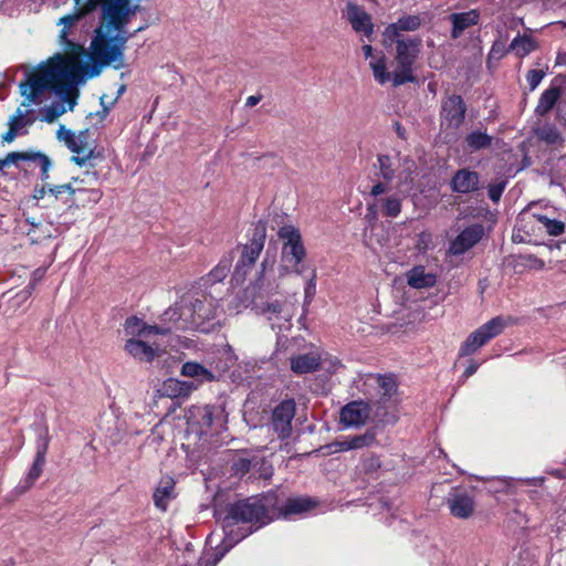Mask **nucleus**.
Masks as SVG:
<instances>
[{
	"instance_id": "obj_64",
	"label": "nucleus",
	"mask_w": 566,
	"mask_h": 566,
	"mask_svg": "<svg viewBox=\"0 0 566 566\" xmlns=\"http://www.w3.org/2000/svg\"><path fill=\"white\" fill-rule=\"evenodd\" d=\"M30 293H31L30 291H25V292H22L21 294H22L23 298H27L30 295Z\"/></svg>"
},
{
	"instance_id": "obj_16",
	"label": "nucleus",
	"mask_w": 566,
	"mask_h": 566,
	"mask_svg": "<svg viewBox=\"0 0 566 566\" xmlns=\"http://www.w3.org/2000/svg\"><path fill=\"white\" fill-rule=\"evenodd\" d=\"M450 513L457 518H469L475 509L473 497L465 491L454 490L447 500Z\"/></svg>"
},
{
	"instance_id": "obj_52",
	"label": "nucleus",
	"mask_w": 566,
	"mask_h": 566,
	"mask_svg": "<svg viewBox=\"0 0 566 566\" xmlns=\"http://www.w3.org/2000/svg\"><path fill=\"white\" fill-rule=\"evenodd\" d=\"M328 448L332 450V452H344L352 450L349 438L337 440L329 444Z\"/></svg>"
},
{
	"instance_id": "obj_28",
	"label": "nucleus",
	"mask_w": 566,
	"mask_h": 566,
	"mask_svg": "<svg viewBox=\"0 0 566 566\" xmlns=\"http://www.w3.org/2000/svg\"><path fill=\"white\" fill-rule=\"evenodd\" d=\"M453 190L468 193L478 189L479 177L474 171L462 169L455 174L452 180Z\"/></svg>"
},
{
	"instance_id": "obj_47",
	"label": "nucleus",
	"mask_w": 566,
	"mask_h": 566,
	"mask_svg": "<svg viewBox=\"0 0 566 566\" xmlns=\"http://www.w3.org/2000/svg\"><path fill=\"white\" fill-rule=\"evenodd\" d=\"M432 245V235L429 232H421L416 241V249L419 253H424L429 249H431Z\"/></svg>"
},
{
	"instance_id": "obj_39",
	"label": "nucleus",
	"mask_w": 566,
	"mask_h": 566,
	"mask_svg": "<svg viewBox=\"0 0 566 566\" xmlns=\"http://www.w3.org/2000/svg\"><path fill=\"white\" fill-rule=\"evenodd\" d=\"M559 97V90L556 87H552L546 90L536 106V113L539 115L546 114L556 103Z\"/></svg>"
},
{
	"instance_id": "obj_4",
	"label": "nucleus",
	"mask_w": 566,
	"mask_h": 566,
	"mask_svg": "<svg viewBox=\"0 0 566 566\" xmlns=\"http://www.w3.org/2000/svg\"><path fill=\"white\" fill-rule=\"evenodd\" d=\"M36 75H27L19 84L20 95L23 97L20 106L8 119V130L1 136L2 143L10 144L18 136L28 134L29 127L34 123L32 109L33 105L43 103V84H38Z\"/></svg>"
},
{
	"instance_id": "obj_34",
	"label": "nucleus",
	"mask_w": 566,
	"mask_h": 566,
	"mask_svg": "<svg viewBox=\"0 0 566 566\" xmlns=\"http://www.w3.org/2000/svg\"><path fill=\"white\" fill-rule=\"evenodd\" d=\"M195 389L193 382L180 381L174 378L166 380L163 387L164 392L170 397L188 396Z\"/></svg>"
},
{
	"instance_id": "obj_53",
	"label": "nucleus",
	"mask_w": 566,
	"mask_h": 566,
	"mask_svg": "<svg viewBox=\"0 0 566 566\" xmlns=\"http://www.w3.org/2000/svg\"><path fill=\"white\" fill-rule=\"evenodd\" d=\"M197 412L202 417L203 426L210 427L212 423V410L210 407L206 406L202 408H197Z\"/></svg>"
},
{
	"instance_id": "obj_31",
	"label": "nucleus",
	"mask_w": 566,
	"mask_h": 566,
	"mask_svg": "<svg viewBox=\"0 0 566 566\" xmlns=\"http://www.w3.org/2000/svg\"><path fill=\"white\" fill-rule=\"evenodd\" d=\"M319 365V355L304 354L291 358V369L296 374H306L315 370Z\"/></svg>"
},
{
	"instance_id": "obj_11",
	"label": "nucleus",
	"mask_w": 566,
	"mask_h": 566,
	"mask_svg": "<svg viewBox=\"0 0 566 566\" xmlns=\"http://www.w3.org/2000/svg\"><path fill=\"white\" fill-rule=\"evenodd\" d=\"M262 314L271 323L273 328L283 329L290 324L295 314V305L290 302L272 301L261 308Z\"/></svg>"
},
{
	"instance_id": "obj_48",
	"label": "nucleus",
	"mask_w": 566,
	"mask_h": 566,
	"mask_svg": "<svg viewBox=\"0 0 566 566\" xmlns=\"http://www.w3.org/2000/svg\"><path fill=\"white\" fill-rule=\"evenodd\" d=\"M505 43L503 41H496L492 45V49L489 54L490 60H500L506 53Z\"/></svg>"
},
{
	"instance_id": "obj_18",
	"label": "nucleus",
	"mask_w": 566,
	"mask_h": 566,
	"mask_svg": "<svg viewBox=\"0 0 566 566\" xmlns=\"http://www.w3.org/2000/svg\"><path fill=\"white\" fill-rule=\"evenodd\" d=\"M263 249V244L259 241H252L250 244L244 245L241 250V256L237 262L233 279L237 282L243 281L248 270L254 264Z\"/></svg>"
},
{
	"instance_id": "obj_33",
	"label": "nucleus",
	"mask_w": 566,
	"mask_h": 566,
	"mask_svg": "<svg viewBox=\"0 0 566 566\" xmlns=\"http://www.w3.org/2000/svg\"><path fill=\"white\" fill-rule=\"evenodd\" d=\"M20 160L36 163L41 168L42 180H46L49 178V171L52 167V161L46 155L34 150L19 151V161Z\"/></svg>"
},
{
	"instance_id": "obj_22",
	"label": "nucleus",
	"mask_w": 566,
	"mask_h": 566,
	"mask_svg": "<svg viewBox=\"0 0 566 566\" xmlns=\"http://www.w3.org/2000/svg\"><path fill=\"white\" fill-rule=\"evenodd\" d=\"M451 23V38H460L467 30L476 25L480 20V14L476 10H470L467 12L452 13L449 15Z\"/></svg>"
},
{
	"instance_id": "obj_58",
	"label": "nucleus",
	"mask_w": 566,
	"mask_h": 566,
	"mask_svg": "<svg viewBox=\"0 0 566 566\" xmlns=\"http://www.w3.org/2000/svg\"><path fill=\"white\" fill-rule=\"evenodd\" d=\"M503 186H494L489 190V196L493 201H497L502 195Z\"/></svg>"
},
{
	"instance_id": "obj_13",
	"label": "nucleus",
	"mask_w": 566,
	"mask_h": 566,
	"mask_svg": "<svg viewBox=\"0 0 566 566\" xmlns=\"http://www.w3.org/2000/svg\"><path fill=\"white\" fill-rule=\"evenodd\" d=\"M344 14L352 29L356 33H359L368 39L374 34V23L371 15L363 7L349 2L346 4Z\"/></svg>"
},
{
	"instance_id": "obj_60",
	"label": "nucleus",
	"mask_w": 566,
	"mask_h": 566,
	"mask_svg": "<svg viewBox=\"0 0 566 566\" xmlns=\"http://www.w3.org/2000/svg\"><path fill=\"white\" fill-rule=\"evenodd\" d=\"M386 191V187L385 185L382 184H376L373 188H371V196H379L380 193H384Z\"/></svg>"
},
{
	"instance_id": "obj_26",
	"label": "nucleus",
	"mask_w": 566,
	"mask_h": 566,
	"mask_svg": "<svg viewBox=\"0 0 566 566\" xmlns=\"http://www.w3.org/2000/svg\"><path fill=\"white\" fill-rule=\"evenodd\" d=\"M125 332L134 338L149 339L153 335L164 334L166 331L147 325L137 317H129L125 323Z\"/></svg>"
},
{
	"instance_id": "obj_29",
	"label": "nucleus",
	"mask_w": 566,
	"mask_h": 566,
	"mask_svg": "<svg viewBox=\"0 0 566 566\" xmlns=\"http://www.w3.org/2000/svg\"><path fill=\"white\" fill-rule=\"evenodd\" d=\"M369 67L376 82L384 85L388 82L394 84V72L390 73L387 69V59L384 52L378 51L377 55L369 62Z\"/></svg>"
},
{
	"instance_id": "obj_9",
	"label": "nucleus",
	"mask_w": 566,
	"mask_h": 566,
	"mask_svg": "<svg viewBox=\"0 0 566 566\" xmlns=\"http://www.w3.org/2000/svg\"><path fill=\"white\" fill-rule=\"evenodd\" d=\"M56 138L74 154L73 160L78 165L84 164L93 155V146L88 140L87 130L75 134L64 125H60Z\"/></svg>"
},
{
	"instance_id": "obj_15",
	"label": "nucleus",
	"mask_w": 566,
	"mask_h": 566,
	"mask_svg": "<svg viewBox=\"0 0 566 566\" xmlns=\"http://www.w3.org/2000/svg\"><path fill=\"white\" fill-rule=\"evenodd\" d=\"M144 339L145 338L134 337L127 339L124 347L126 353L139 361L150 363L165 352V349L156 343L148 344Z\"/></svg>"
},
{
	"instance_id": "obj_41",
	"label": "nucleus",
	"mask_w": 566,
	"mask_h": 566,
	"mask_svg": "<svg viewBox=\"0 0 566 566\" xmlns=\"http://www.w3.org/2000/svg\"><path fill=\"white\" fill-rule=\"evenodd\" d=\"M274 263H275L274 255L270 258L266 254V256L264 258V260H263V262L261 264L262 270H261L260 276L258 279V286L260 289L265 287V286H271L275 282V279L271 277V275L268 272L269 269L271 271H273Z\"/></svg>"
},
{
	"instance_id": "obj_50",
	"label": "nucleus",
	"mask_w": 566,
	"mask_h": 566,
	"mask_svg": "<svg viewBox=\"0 0 566 566\" xmlns=\"http://www.w3.org/2000/svg\"><path fill=\"white\" fill-rule=\"evenodd\" d=\"M544 77V72L541 70H531L527 74V83L531 90H535Z\"/></svg>"
},
{
	"instance_id": "obj_6",
	"label": "nucleus",
	"mask_w": 566,
	"mask_h": 566,
	"mask_svg": "<svg viewBox=\"0 0 566 566\" xmlns=\"http://www.w3.org/2000/svg\"><path fill=\"white\" fill-rule=\"evenodd\" d=\"M271 521L268 504L262 500L253 499L244 502H239L232 506L229 515L223 521V527L227 537L233 532L232 527L240 523L258 524V527L268 524Z\"/></svg>"
},
{
	"instance_id": "obj_46",
	"label": "nucleus",
	"mask_w": 566,
	"mask_h": 566,
	"mask_svg": "<svg viewBox=\"0 0 566 566\" xmlns=\"http://www.w3.org/2000/svg\"><path fill=\"white\" fill-rule=\"evenodd\" d=\"M323 370L329 374H336L343 369V365L337 358H324L319 357V365Z\"/></svg>"
},
{
	"instance_id": "obj_20",
	"label": "nucleus",
	"mask_w": 566,
	"mask_h": 566,
	"mask_svg": "<svg viewBox=\"0 0 566 566\" xmlns=\"http://www.w3.org/2000/svg\"><path fill=\"white\" fill-rule=\"evenodd\" d=\"M369 406L363 401H354L346 405L340 411V422L346 427H357L368 419Z\"/></svg>"
},
{
	"instance_id": "obj_32",
	"label": "nucleus",
	"mask_w": 566,
	"mask_h": 566,
	"mask_svg": "<svg viewBox=\"0 0 566 566\" xmlns=\"http://www.w3.org/2000/svg\"><path fill=\"white\" fill-rule=\"evenodd\" d=\"M315 506V503L308 497H292L289 499L285 504L281 507V514L283 516H290L293 514H302Z\"/></svg>"
},
{
	"instance_id": "obj_59",
	"label": "nucleus",
	"mask_w": 566,
	"mask_h": 566,
	"mask_svg": "<svg viewBox=\"0 0 566 566\" xmlns=\"http://www.w3.org/2000/svg\"><path fill=\"white\" fill-rule=\"evenodd\" d=\"M479 368V364L475 361H470L469 366L464 370V376L470 377L472 376Z\"/></svg>"
},
{
	"instance_id": "obj_43",
	"label": "nucleus",
	"mask_w": 566,
	"mask_h": 566,
	"mask_svg": "<svg viewBox=\"0 0 566 566\" xmlns=\"http://www.w3.org/2000/svg\"><path fill=\"white\" fill-rule=\"evenodd\" d=\"M468 146L472 150L485 148L491 143V137L483 132H473L467 137Z\"/></svg>"
},
{
	"instance_id": "obj_27",
	"label": "nucleus",
	"mask_w": 566,
	"mask_h": 566,
	"mask_svg": "<svg viewBox=\"0 0 566 566\" xmlns=\"http://www.w3.org/2000/svg\"><path fill=\"white\" fill-rule=\"evenodd\" d=\"M256 286L247 287L241 293L234 295L228 302V315H237L248 308L255 300Z\"/></svg>"
},
{
	"instance_id": "obj_23",
	"label": "nucleus",
	"mask_w": 566,
	"mask_h": 566,
	"mask_svg": "<svg viewBox=\"0 0 566 566\" xmlns=\"http://www.w3.org/2000/svg\"><path fill=\"white\" fill-rule=\"evenodd\" d=\"M406 280L412 289H430L437 283V275L424 266L417 265L406 273Z\"/></svg>"
},
{
	"instance_id": "obj_57",
	"label": "nucleus",
	"mask_w": 566,
	"mask_h": 566,
	"mask_svg": "<svg viewBox=\"0 0 566 566\" xmlns=\"http://www.w3.org/2000/svg\"><path fill=\"white\" fill-rule=\"evenodd\" d=\"M361 51H363L364 57L366 60H368V63L370 61H373V57H375L377 55V52H375L373 46L369 44L363 45Z\"/></svg>"
},
{
	"instance_id": "obj_44",
	"label": "nucleus",
	"mask_w": 566,
	"mask_h": 566,
	"mask_svg": "<svg viewBox=\"0 0 566 566\" xmlns=\"http://www.w3.org/2000/svg\"><path fill=\"white\" fill-rule=\"evenodd\" d=\"M375 436L371 432H366L364 434L354 436L349 438L352 450L371 447L375 443Z\"/></svg>"
},
{
	"instance_id": "obj_61",
	"label": "nucleus",
	"mask_w": 566,
	"mask_h": 566,
	"mask_svg": "<svg viewBox=\"0 0 566 566\" xmlns=\"http://www.w3.org/2000/svg\"><path fill=\"white\" fill-rule=\"evenodd\" d=\"M261 101V97L260 96H256V95H251L247 98V102H245V105L249 106V107H253L255 106L256 104H259V102Z\"/></svg>"
},
{
	"instance_id": "obj_8",
	"label": "nucleus",
	"mask_w": 566,
	"mask_h": 566,
	"mask_svg": "<svg viewBox=\"0 0 566 566\" xmlns=\"http://www.w3.org/2000/svg\"><path fill=\"white\" fill-rule=\"evenodd\" d=\"M78 14H74L73 12L62 17L59 20V25H61V31L59 34L60 44L64 48L63 54H55L51 59H55L61 56L63 64H72L75 67L80 69L87 61V57L92 55V50L87 52L82 45L74 43L69 40L70 30L77 23Z\"/></svg>"
},
{
	"instance_id": "obj_14",
	"label": "nucleus",
	"mask_w": 566,
	"mask_h": 566,
	"mask_svg": "<svg viewBox=\"0 0 566 566\" xmlns=\"http://www.w3.org/2000/svg\"><path fill=\"white\" fill-rule=\"evenodd\" d=\"M422 19L418 14H405L398 21L387 25L382 32L384 44L394 43L395 39H403L401 32H412L420 28Z\"/></svg>"
},
{
	"instance_id": "obj_3",
	"label": "nucleus",
	"mask_w": 566,
	"mask_h": 566,
	"mask_svg": "<svg viewBox=\"0 0 566 566\" xmlns=\"http://www.w3.org/2000/svg\"><path fill=\"white\" fill-rule=\"evenodd\" d=\"M217 300L201 292H189L164 314V321L177 329L211 332L221 324Z\"/></svg>"
},
{
	"instance_id": "obj_40",
	"label": "nucleus",
	"mask_w": 566,
	"mask_h": 566,
	"mask_svg": "<svg viewBox=\"0 0 566 566\" xmlns=\"http://www.w3.org/2000/svg\"><path fill=\"white\" fill-rule=\"evenodd\" d=\"M233 258L231 255L224 256L220 260L218 265L209 273L208 282H221L230 272Z\"/></svg>"
},
{
	"instance_id": "obj_55",
	"label": "nucleus",
	"mask_w": 566,
	"mask_h": 566,
	"mask_svg": "<svg viewBox=\"0 0 566 566\" xmlns=\"http://www.w3.org/2000/svg\"><path fill=\"white\" fill-rule=\"evenodd\" d=\"M18 161H19V151L10 153L3 159H0L2 168L10 166V165H15V164H18Z\"/></svg>"
},
{
	"instance_id": "obj_49",
	"label": "nucleus",
	"mask_w": 566,
	"mask_h": 566,
	"mask_svg": "<svg viewBox=\"0 0 566 566\" xmlns=\"http://www.w3.org/2000/svg\"><path fill=\"white\" fill-rule=\"evenodd\" d=\"M32 199L39 205L41 201L49 202V184L42 187H36L33 191Z\"/></svg>"
},
{
	"instance_id": "obj_30",
	"label": "nucleus",
	"mask_w": 566,
	"mask_h": 566,
	"mask_svg": "<svg viewBox=\"0 0 566 566\" xmlns=\"http://www.w3.org/2000/svg\"><path fill=\"white\" fill-rule=\"evenodd\" d=\"M175 482L171 478H165L159 482V485L154 493L155 505L165 511L171 499H174Z\"/></svg>"
},
{
	"instance_id": "obj_51",
	"label": "nucleus",
	"mask_w": 566,
	"mask_h": 566,
	"mask_svg": "<svg viewBox=\"0 0 566 566\" xmlns=\"http://www.w3.org/2000/svg\"><path fill=\"white\" fill-rule=\"evenodd\" d=\"M315 286H316V271H315V269H312L310 276L306 281L305 289H304L306 298H311L313 296V294L315 292Z\"/></svg>"
},
{
	"instance_id": "obj_62",
	"label": "nucleus",
	"mask_w": 566,
	"mask_h": 566,
	"mask_svg": "<svg viewBox=\"0 0 566 566\" xmlns=\"http://www.w3.org/2000/svg\"><path fill=\"white\" fill-rule=\"evenodd\" d=\"M377 416L381 418V420L385 422H394L397 419L395 415L390 416L389 418H386V415H380L379 412H377Z\"/></svg>"
},
{
	"instance_id": "obj_21",
	"label": "nucleus",
	"mask_w": 566,
	"mask_h": 566,
	"mask_svg": "<svg viewBox=\"0 0 566 566\" xmlns=\"http://www.w3.org/2000/svg\"><path fill=\"white\" fill-rule=\"evenodd\" d=\"M483 235L481 226H472L464 229L451 243L450 252L452 254H462L476 244Z\"/></svg>"
},
{
	"instance_id": "obj_1",
	"label": "nucleus",
	"mask_w": 566,
	"mask_h": 566,
	"mask_svg": "<svg viewBox=\"0 0 566 566\" xmlns=\"http://www.w3.org/2000/svg\"><path fill=\"white\" fill-rule=\"evenodd\" d=\"M73 13L78 19L92 12L98 6L102 9L99 25L95 29L87 57L85 72L88 75H99L104 67L120 70L125 66L124 52L132 36L126 25L136 14L139 6L125 0H74Z\"/></svg>"
},
{
	"instance_id": "obj_5",
	"label": "nucleus",
	"mask_w": 566,
	"mask_h": 566,
	"mask_svg": "<svg viewBox=\"0 0 566 566\" xmlns=\"http://www.w3.org/2000/svg\"><path fill=\"white\" fill-rule=\"evenodd\" d=\"M277 235L283 242L281 261L276 269L277 277L282 279L291 273L305 275L306 251L300 231L294 226L286 224L280 228Z\"/></svg>"
},
{
	"instance_id": "obj_2",
	"label": "nucleus",
	"mask_w": 566,
	"mask_h": 566,
	"mask_svg": "<svg viewBox=\"0 0 566 566\" xmlns=\"http://www.w3.org/2000/svg\"><path fill=\"white\" fill-rule=\"evenodd\" d=\"M85 66L80 69L72 64H63L61 56L49 59L34 67L25 69L27 75H36L38 84H43V103L48 99V93L53 91L59 97L57 102L41 109V119L45 123H54L66 112L73 111L78 98V85L97 75H88Z\"/></svg>"
},
{
	"instance_id": "obj_36",
	"label": "nucleus",
	"mask_w": 566,
	"mask_h": 566,
	"mask_svg": "<svg viewBox=\"0 0 566 566\" xmlns=\"http://www.w3.org/2000/svg\"><path fill=\"white\" fill-rule=\"evenodd\" d=\"M401 197L398 195H389L385 198L377 200L376 205H379L381 211L387 217L396 218L401 211Z\"/></svg>"
},
{
	"instance_id": "obj_56",
	"label": "nucleus",
	"mask_w": 566,
	"mask_h": 566,
	"mask_svg": "<svg viewBox=\"0 0 566 566\" xmlns=\"http://www.w3.org/2000/svg\"><path fill=\"white\" fill-rule=\"evenodd\" d=\"M85 195L87 196L86 202L97 203L102 198V192L97 189H88Z\"/></svg>"
},
{
	"instance_id": "obj_7",
	"label": "nucleus",
	"mask_w": 566,
	"mask_h": 566,
	"mask_svg": "<svg viewBox=\"0 0 566 566\" xmlns=\"http://www.w3.org/2000/svg\"><path fill=\"white\" fill-rule=\"evenodd\" d=\"M397 69L394 71V86L412 82L411 66L418 57L421 49V39L406 38L395 39Z\"/></svg>"
},
{
	"instance_id": "obj_12",
	"label": "nucleus",
	"mask_w": 566,
	"mask_h": 566,
	"mask_svg": "<svg viewBox=\"0 0 566 566\" xmlns=\"http://www.w3.org/2000/svg\"><path fill=\"white\" fill-rule=\"evenodd\" d=\"M465 106L460 96L448 97L441 112V127L453 133L457 130L464 119Z\"/></svg>"
},
{
	"instance_id": "obj_42",
	"label": "nucleus",
	"mask_w": 566,
	"mask_h": 566,
	"mask_svg": "<svg viewBox=\"0 0 566 566\" xmlns=\"http://www.w3.org/2000/svg\"><path fill=\"white\" fill-rule=\"evenodd\" d=\"M538 137L549 145L558 146L563 143V137L559 132L551 125L541 127L537 132Z\"/></svg>"
},
{
	"instance_id": "obj_35",
	"label": "nucleus",
	"mask_w": 566,
	"mask_h": 566,
	"mask_svg": "<svg viewBox=\"0 0 566 566\" xmlns=\"http://www.w3.org/2000/svg\"><path fill=\"white\" fill-rule=\"evenodd\" d=\"M78 178H72V180L69 184L64 185H50L49 184V202L48 205L53 203L55 200H57L62 195L67 193L69 196L73 197L78 191L82 190L81 187H77Z\"/></svg>"
},
{
	"instance_id": "obj_25",
	"label": "nucleus",
	"mask_w": 566,
	"mask_h": 566,
	"mask_svg": "<svg viewBox=\"0 0 566 566\" xmlns=\"http://www.w3.org/2000/svg\"><path fill=\"white\" fill-rule=\"evenodd\" d=\"M180 373L184 377L192 378L197 384L195 385L196 388L202 384L212 382L217 379L214 373L210 368L197 361L185 363Z\"/></svg>"
},
{
	"instance_id": "obj_24",
	"label": "nucleus",
	"mask_w": 566,
	"mask_h": 566,
	"mask_svg": "<svg viewBox=\"0 0 566 566\" xmlns=\"http://www.w3.org/2000/svg\"><path fill=\"white\" fill-rule=\"evenodd\" d=\"M252 530L243 532L237 538L227 537L224 542L218 547H210L205 551L202 557L199 560L198 566H216L218 562L224 556V554L232 547L235 542H239L241 538L245 537L248 533H251Z\"/></svg>"
},
{
	"instance_id": "obj_38",
	"label": "nucleus",
	"mask_w": 566,
	"mask_h": 566,
	"mask_svg": "<svg viewBox=\"0 0 566 566\" xmlns=\"http://www.w3.org/2000/svg\"><path fill=\"white\" fill-rule=\"evenodd\" d=\"M46 446L39 448L33 464L27 475V482L31 485L41 475L45 464Z\"/></svg>"
},
{
	"instance_id": "obj_45",
	"label": "nucleus",
	"mask_w": 566,
	"mask_h": 566,
	"mask_svg": "<svg viewBox=\"0 0 566 566\" xmlns=\"http://www.w3.org/2000/svg\"><path fill=\"white\" fill-rule=\"evenodd\" d=\"M538 221L544 226L549 235H559L564 232V223L557 220H551L547 217L538 216Z\"/></svg>"
},
{
	"instance_id": "obj_10",
	"label": "nucleus",
	"mask_w": 566,
	"mask_h": 566,
	"mask_svg": "<svg viewBox=\"0 0 566 566\" xmlns=\"http://www.w3.org/2000/svg\"><path fill=\"white\" fill-rule=\"evenodd\" d=\"M504 321L495 317L483 324L476 331L471 333L460 347L461 356H469L485 345L489 340L500 335L504 329Z\"/></svg>"
},
{
	"instance_id": "obj_17",
	"label": "nucleus",
	"mask_w": 566,
	"mask_h": 566,
	"mask_svg": "<svg viewBox=\"0 0 566 566\" xmlns=\"http://www.w3.org/2000/svg\"><path fill=\"white\" fill-rule=\"evenodd\" d=\"M367 394H373L391 399L397 391V384L392 376L368 375L364 380Z\"/></svg>"
},
{
	"instance_id": "obj_19",
	"label": "nucleus",
	"mask_w": 566,
	"mask_h": 566,
	"mask_svg": "<svg viewBox=\"0 0 566 566\" xmlns=\"http://www.w3.org/2000/svg\"><path fill=\"white\" fill-rule=\"evenodd\" d=\"M295 415V403L286 400L280 403L273 411V428L280 438H285L291 432V422Z\"/></svg>"
},
{
	"instance_id": "obj_54",
	"label": "nucleus",
	"mask_w": 566,
	"mask_h": 566,
	"mask_svg": "<svg viewBox=\"0 0 566 566\" xmlns=\"http://www.w3.org/2000/svg\"><path fill=\"white\" fill-rule=\"evenodd\" d=\"M378 158H379L378 160H379V165H380L382 177L386 178V179L391 178L392 172L388 168L389 157H387V156H379Z\"/></svg>"
},
{
	"instance_id": "obj_37",
	"label": "nucleus",
	"mask_w": 566,
	"mask_h": 566,
	"mask_svg": "<svg viewBox=\"0 0 566 566\" xmlns=\"http://www.w3.org/2000/svg\"><path fill=\"white\" fill-rule=\"evenodd\" d=\"M536 48V42L528 35H522L515 38L511 45L510 50L514 51L517 56L523 57L534 51Z\"/></svg>"
},
{
	"instance_id": "obj_63",
	"label": "nucleus",
	"mask_w": 566,
	"mask_h": 566,
	"mask_svg": "<svg viewBox=\"0 0 566 566\" xmlns=\"http://www.w3.org/2000/svg\"><path fill=\"white\" fill-rule=\"evenodd\" d=\"M77 187L82 188V190L78 191L77 193H85L88 190V189L84 188V181H83V179H80V178H78Z\"/></svg>"
}]
</instances>
